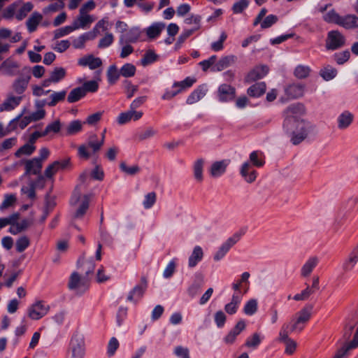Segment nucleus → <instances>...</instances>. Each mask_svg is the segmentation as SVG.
I'll return each mask as SVG.
<instances>
[{
  "instance_id": "obj_1",
  "label": "nucleus",
  "mask_w": 358,
  "mask_h": 358,
  "mask_svg": "<svg viewBox=\"0 0 358 358\" xmlns=\"http://www.w3.org/2000/svg\"><path fill=\"white\" fill-rule=\"evenodd\" d=\"M304 111V106L301 103L292 104L285 110L283 129L291 136L290 141L294 145L302 142L312 127L309 122L298 117V115L303 114Z\"/></svg>"
},
{
  "instance_id": "obj_2",
  "label": "nucleus",
  "mask_w": 358,
  "mask_h": 358,
  "mask_svg": "<svg viewBox=\"0 0 358 358\" xmlns=\"http://www.w3.org/2000/svg\"><path fill=\"white\" fill-rule=\"evenodd\" d=\"M313 310V306L307 304L295 314L289 322L286 323L290 324L289 329L291 333H300L303 330L311 318Z\"/></svg>"
},
{
  "instance_id": "obj_3",
  "label": "nucleus",
  "mask_w": 358,
  "mask_h": 358,
  "mask_svg": "<svg viewBox=\"0 0 358 358\" xmlns=\"http://www.w3.org/2000/svg\"><path fill=\"white\" fill-rule=\"evenodd\" d=\"M85 355V340L83 335L74 334L69 342L66 358H84Z\"/></svg>"
},
{
  "instance_id": "obj_4",
  "label": "nucleus",
  "mask_w": 358,
  "mask_h": 358,
  "mask_svg": "<svg viewBox=\"0 0 358 358\" xmlns=\"http://www.w3.org/2000/svg\"><path fill=\"white\" fill-rule=\"evenodd\" d=\"M103 145V139L98 140L96 135H92L86 144L81 145L78 148V155L85 159H88L91 155L88 149L92 148L94 153L98 152Z\"/></svg>"
},
{
  "instance_id": "obj_5",
  "label": "nucleus",
  "mask_w": 358,
  "mask_h": 358,
  "mask_svg": "<svg viewBox=\"0 0 358 358\" xmlns=\"http://www.w3.org/2000/svg\"><path fill=\"white\" fill-rule=\"evenodd\" d=\"M31 69L29 67H24L22 76L16 78L12 83L13 91L18 96H22L26 91L31 79Z\"/></svg>"
},
{
  "instance_id": "obj_6",
  "label": "nucleus",
  "mask_w": 358,
  "mask_h": 358,
  "mask_svg": "<svg viewBox=\"0 0 358 358\" xmlns=\"http://www.w3.org/2000/svg\"><path fill=\"white\" fill-rule=\"evenodd\" d=\"M88 286L87 280L85 278H81L77 272L71 273L68 283V287L70 290L81 294L88 289Z\"/></svg>"
},
{
  "instance_id": "obj_7",
  "label": "nucleus",
  "mask_w": 358,
  "mask_h": 358,
  "mask_svg": "<svg viewBox=\"0 0 358 358\" xmlns=\"http://www.w3.org/2000/svg\"><path fill=\"white\" fill-rule=\"evenodd\" d=\"M345 43V36L337 30H332L328 32L326 40V48L334 50L343 47Z\"/></svg>"
},
{
  "instance_id": "obj_8",
  "label": "nucleus",
  "mask_w": 358,
  "mask_h": 358,
  "mask_svg": "<svg viewBox=\"0 0 358 358\" xmlns=\"http://www.w3.org/2000/svg\"><path fill=\"white\" fill-rule=\"evenodd\" d=\"M50 310V306L45 305L41 300L36 301L28 308V316L34 320H38L44 317Z\"/></svg>"
},
{
  "instance_id": "obj_9",
  "label": "nucleus",
  "mask_w": 358,
  "mask_h": 358,
  "mask_svg": "<svg viewBox=\"0 0 358 358\" xmlns=\"http://www.w3.org/2000/svg\"><path fill=\"white\" fill-rule=\"evenodd\" d=\"M241 236V233H236L232 236L229 237L225 242H224L215 254L213 257L214 260L215 262L221 260L229 251L231 248L233 247L240 240Z\"/></svg>"
},
{
  "instance_id": "obj_10",
  "label": "nucleus",
  "mask_w": 358,
  "mask_h": 358,
  "mask_svg": "<svg viewBox=\"0 0 358 358\" xmlns=\"http://www.w3.org/2000/svg\"><path fill=\"white\" fill-rule=\"evenodd\" d=\"M289 324H284L282 326L279 332V340L285 343L286 345L285 352L292 355L296 350V343L289 337V334L291 333L289 329Z\"/></svg>"
},
{
  "instance_id": "obj_11",
  "label": "nucleus",
  "mask_w": 358,
  "mask_h": 358,
  "mask_svg": "<svg viewBox=\"0 0 358 358\" xmlns=\"http://www.w3.org/2000/svg\"><path fill=\"white\" fill-rule=\"evenodd\" d=\"M20 67V65L17 61L10 57L7 58L0 64V74L4 76H15L19 74Z\"/></svg>"
},
{
  "instance_id": "obj_12",
  "label": "nucleus",
  "mask_w": 358,
  "mask_h": 358,
  "mask_svg": "<svg viewBox=\"0 0 358 358\" xmlns=\"http://www.w3.org/2000/svg\"><path fill=\"white\" fill-rule=\"evenodd\" d=\"M22 163L24 166V176L39 175L41 173L43 164L38 159L34 157L30 159H24L22 161Z\"/></svg>"
},
{
  "instance_id": "obj_13",
  "label": "nucleus",
  "mask_w": 358,
  "mask_h": 358,
  "mask_svg": "<svg viewBox=\"0 0 358 358\" xmlns=\"http://www.w3.org/2000/svg\"><path fill=\"white\" fill-rule=\"evenodd\" d=\"M148 287V281L145 276L141 277V284L136 285L129 293L127 300L136 302L143 296Z\"/></svg>"
},
{
  "instance_id": "obj_14",
  "label": "nucleus",
  "mask_w": 358,
  "mask_h": 358,
  "mask_svg": "<svg viewBox=\"0 0 358 358\" xmlns=\"http://www.w3.org/2000/svg\"><path fill=\"white\" fill-rule=\"evenodd\" d=\"M141 36V31L138 27H132L125 34H121L119 38V44L134 43Z\"/></svg>"
},
{
  "instance_id": "obj_15",
  "label": "nucleus",
  "mask_w": 358,
  "mask_h": 358,
  "mask_svg": "<svg viewBox=\"0 0 358 358\" xmlns=\"http://www.w3.org/2000/svg\"><path fill=\"white\" fill-rule=\"evenodd\" d=\"M240 174L245 182L252 183L256 180L257 173L250 162H244L240 169Z\"/></svg>"
},
{
  "instance_id": "obj_16",
  "label": "nucleus",
  "mask_w": 358,
  "mask_h": 358,
  "mask_svg": "<svg viewBox=\"0 0 358 358\" xmlns=\"http://www.w3.org/2000/svg\"><path fill=\"white\" fill-rule=\"evenodd\" d=\"M268 72V68L266 65L257 66L248 73L245 82L251 83L259 80L264 77Z\"/></svg>"
},
{
  "instance_id": "obj_17",
  "label": "nucleus",
  "mask_w": 358,
  "mask_h": 358,
  "mask_svg": "<svg viewBox=\"0 0 358 358\" xmlns=\"http://www.w3.org/2000/svg\"><path fill=\"white\" fill-rule=\"evenodd\" d=\"M229 159H223L213 162L210 168L209 172L213 178H219L222 176L229 164Z\"/></svg>"
},
{
  "instance_id": "obj_18",
  "label": "nucleus",
  "mask_w": 358,
  "mask_h": 358,
  "mask_svg": "<svg viewBox=\"0 0 358 358\" xmlns=\"http://www.w3.org/2000/svg\"><path fill=\"white\" fill-rule=\"evenodd\" d=\"M235 88L227 84H222L218 88V96L221 101H228L234 99Z\"/></svg>"
},
{
  "instance_id": "obj_19",
  "label": "nucleus",
  "mask_w": 358,
  "mask_h": 358,
  "mask_svg": "<svg viewBox=\"0 0 358 358\" xmlns=\"http://www.w3.org/2000/svg\"><path fill=\"white\" fill-rule=\"evenodd\" d=\"M354 120V115L349 110H344L337 117V127L340 130L348 128Z\"/></svg>"
},
{
  "instance_id": "obj_20",
  "label": "nucleus",
  "mask_w": 358,
  "mask_h": 358,
  "mask_svg": "<svg viewBox=\"0 0 358 358\" xmlns=\"http://www.w3.org/2000/svg\"><path fill=\"white\" fill-rule=\"evenodd\" d=\"M243 295V294H241L240 292L233 294L231 301L224 306V310L228 314L234 315L237 312L239 305L241 303Z\"/></svg>"
},
{
  "instance_id": "obj_21",
  "label": "nucleus",
  "mask_w": 358,
  "mask_h": 358,
  "mask_svg": "<svg viewBox=\"0 0 358 358\" xmlns=\"http://www.w3.org/2000/svg\"><path fill=\"white\" fill-rule=\"evenodd\" d=\"M143 112L136 111L130 109L129 110L122 113L117 117V122L120 124H124L131 120H138L143 116Z\"/></svg>"
},
{
  "instance_id": "obj_22",
  "label": "nucleus",
  "mask_w": 358,
  "mask_h": 358,
  "mask_svg": "<svg viewBox=\"0 0 358 358\" xmlns=\"http://www.w3.org/2000/svg\"><path fill=\"white\" fill-rule=\"evenodd\" d=\"M236 60V57L234 55H227L222 57L220 59L212 66V71H221L234 63Z\"/></svg>"
},
{
  "instance_id": "obj_23",
  "label": "nucleus",
  "mask_w": 358,
  "mask_h": 358,
  "mask_svg": "<svg viewBox=\"0 0 358 358\" xmlns=\"http://www.w3.org/2000/svg\"><path fill=\"white\" fill-rule=\"evenodd\" d=\"M78 64L81 66H89L90 69L94 70L101 66L102 62L99 57L88 55L79 59Z\"/></svg>"
},
{
  "instance_id": "obj_24",
  "label": "nucleus",
  "mask_w": 358,
  "mask_h": 358,
  "mask_svg": "<svg viewBox=\"0 0 358 358\" xmlns=\"http://www.w3.org/2000/svg\"><path fill=\"white\" fill-rule=\"evenodd\" d=\"M305 86L302 84L293 83L285 89L286 94L291 99L301 97L304 94Z\"/></svg>"
},
{
  "instance_id": "obj_25",
  "label": "nucleus",
  "mask_w": 358,
  "mask_h": 358,
  "mask_svg": "<svg viewBox=\"0 0 358 358\" xmlns=\"http://www.w3.org/2000/svg\"><path fill=\"white\" fill-rule=\"evenodd\" d=\"M22 98V96H9L3 103L0 104V112L13 110L20 103Z\"/></svg>"
},
{
  "instance_id": "obj_26",
  "label": "nucleus",
  "mask_w": 358,
  "mask_h": 358,
  "mask_svg": "<svg viewBox=\"0 0 358 358\" xmlns=\"http://www.w3.org/2000/svg\"><path fill=\"white\" fill-rule=\"evenodd\" d=\"M205 164V159L199 158L193 164V176L194 179L198 182H201L203 180V167Z\"/></svg>"
},
{
  "instance_id": "obj_27",
  "label": "nucleus",
  "mask_w": 358,
  "mask_h": 358,
  "mask_svg": "<svg viewBox=\"0 0 358 358\" xmlns=\"http://www.w3.org/2000/svg\"><path fill=\"white\" fill-rule=\"evenodd\" d=\"M358 262V248L356 246L349 254L348 257L344 262L343 268L345 271H352Z\"/></svg>"
},
{
  "instance_id": "obj_28",
  "label": "nucleus",
  "mask_w": 358,
  "mask_h": 358,
  "mask_svg": "<svg viewBox=\"0 0 358 358\" xmlns=\"http://www.w3.org/2000/svg\"><path fill=\"white\" fill-rule=\"evenodd\" d=\"M319 259L317 257H310L301 268V275L308 277L310 275L313 269L317 266Z\"/></svg>"
},
{
  "instance_id": "obj_29",
  "label": "nucleus",
  "mask_w": 358,
  "mask_h": 358,
  "mask_svg": "<svg viewBox=\"0 0 358 358\" xmlns=\"http://www.w3.org/2000/svg\"><path fill=\"white\" fill-rule=\"evenodd\" d=\"M203 257V252L202 248L196 245L194 248L193 251L188 259V266L189 268L195 267L197 264L201 262Z\"/></svg>"
},
{
  "instance_id": "obj_30",
  "label": "nucleus",
  "mask_w": 358,
  "mask_h": 358,
  "mask_svg": "<svg viewBox=\"0 0 358 358\" xmlns=\"http://www.w3.org/2000/svg\"><path fill=\"white\" fill-rule=\"evenodd\" d=\"M339 26L347 29H355L358 27V17L355 15L341 16Z\"/></svg>"
},
{
  "instance_id": "obj_31",
  "label": "nucleus",
  "mask_w": 358,
  "mask_h": 358,
  "mask_svg": "<svg viewBox=\"0 0 358 358\" xmlns=\"http://www.w3.org/2000/svg\"><path fill=\"white\" fill-rule=\"evenodd\" d=\"M207 89L204 85L199 86L194 90L187 99V104H193L201 99L206 94Z\"/></svg>"
},
{
  "instance_id": "obj_32",
  "label": "nucleus",
  "mask_w": 358,
  "mask_h": 358,
  "mask_svg": "<svg viewBox=\"0 0 358 358\" xmlns=\"http://www.w3.org/2000/svg\"><path fill=\"white\" fill-rule=\"evenodd\" d=\"M94 21V18L88 14H79V16L73 22V25L78 27V29L80 28L85 29L91 24Z\"/></svg>"
},
{
  "instance_id": "obj_33",
  "label": "nucleus",
  "mask_w": 358,
  "mask_h": 358,
  "mask_svg": "<svg viewBox=\"0 0 358 358\" xmlns=\"http://www.w3.org/2000/svg\"><path fill=\"white\" fill-rule=\"evenodd\" d=\"M266 91V84L264 82L257 83L248 89V94L250 96L259 97L264 94Z\"/></svg>"
},
{
  "instance_id": "obj_34",
  "label": "nucleus",
  "mask_w": 358,
  "mask_h": 358,
  "mask_svg": "<svg viewBox=\"0 0 358 358\" xmlns=\"http://www.w3.org/2000/svg\"><path fill=\"white\" fill-rule=\"evenodd\" d=\"M43 18V16L39 13H33L29 17V19L27 21V27L28 29V31L30 33L34 32L36 31L38 24L41 21Z\"/></svg>"
},
{
  "instance_id": "obj_35",
  "label": "nucleus",
  "mask_w": 358,
  "mask_h": 358,
  "mask_svg": "<svg viewBox=\"0 0 358 358\" xmlns=\"http://www.w3.org/2000/svg\"><path fill=\"white\" fill-rule=\"evenodd\" d=\"M165 28V24L163 22H155L150 26L146 31L148 36L150 38H155L158 36L162 30Z\"/></svg>"
},
{
  "instance_id": "obj_36",
  "label": "nucleus",
  "mask_w": 358,
  "mask_h": 358,
  "mask_svg": "<svg viewBox=\"0 0 358 358\" xmlns=\"http://www.w3.org/2000/svg\"><path fill=\"white\" fill-rule=\"evenodd\" d=\"M92 196V194H85L83 197V201L77 209L74 217L76 218H81L85 214L87 210L89 208L90 200Z\"/></svg>"
},
{
  "instance_id": "obj_37",
  "label": "nucleus",
  "mask_w": 358,
  "mask_h": 358,
  "mask_svg": "<svg viewBox=\"0 0 358 358\" xmlns=\"http://www.w3.org/2000/svg\"><path fill=\"white\" fill-rule=\"evenodd\" d=\"M66 90H64L59 92H52L49 96L48 106H55L59 102L65 99Z\"/></svg>"
},
{
  "instance_id": "obj_38",
  "label": "nucleus",
  "mask_w": 358,
  "mask_h": 358,
  "mask_svg": "<svg viewBox=\"0 0 358 358\" xmlns=\"http://www.w3.org/2000/svg\"><path fill=\"white\" fill-rule=\"evenodd\" d=\"M85 96V91L81 87L73 89L67 96V101L70 103H75Z\"/></svg>"
},
{
  "instance_id": "obj_39",
  "label": "nucleus",
  "mask_w": 358,
  "mask_h": 358,
  "mask_svg": "<svg viewBox=\"0 0 358 358\" xmlns=\"http://www.w3.org/2000/svg\"><path fill=\"white\" fill-rule=\"evenodd\" d=\"M247 162H250L252 166L256 167H262L265 163L262 154L259 151L252 152L249 157V161Z\"/></svg>"
},
{
  "instance_id": "obj_40",
  "label": "nucleus",
  "mask_w": 358,
  "mask_h": 358,
  "mask_svg": "<svg viewBox=\"0 0 358 358\" xmlns=\"http://www.w3.org/2000/svg\"><path fill=\"white\" fill-rule=\"evenodd\" d=\"M120 70L115 65H110L107 71L108 81L110 85L115 84L120 76Z\"/></svg>"
},
{
  "instance_id": "obj_41",
  "label": "nucleus",
  "mask_w": 358,
  "mask_h": 358,
  "mask_svg": "<svg viewBox=\"0 0 358 358\" xmlns=\"http://www.w3.org/2000/svg\"><path fill=\"white\" fill-rule=\"evenodd\" d=\"M36 150V146L31 144L29 141L20 147L15 152V156L16 157H20L22 155H31Z\"/></svg>"
},
{
  "instance_id": "obj_42",
  "label": "nucleus",
  "mask_w": 358,
  "mask_h": 358,
  "mask_svg": "<svg viewBox=\"0 0 358 358\" xmlns=\"http://www.w3.org/2000/svg\"><path fill=\"white\" fill-rule=\"evenodd\" d=\"M320 75L327 81L331 80L337 75V71L331 66H324L320 71Z\"/></svg>"
},
{
  "instance_id": "obj_43",
  "label": "nucleus",
  "mask_w": 358,
  "mask_h": 358,
  "mask_svg": "<svg viewBox=\"0 0 358 358\" xmlns=\"http://www.w3.org/2000/svg\"><path fill=\"white\" fill-rule=\"evenodd\" d=\"M136 72V66L131 63L124 64L120 69V73L124 78H131L134 76Z\"/></svg>"
},
{
  "instance_id": "obj_44",
  "label": "nucleus",
  "mask_w": 358,
  "mask_h": 358,
  "mask_svg": "<svg viewBox=\"0 0 358 358\" xmlns=\"http://www.w3.org/2000/svg\"><path fill=\"white\" fill-rule=\"evenodd\" d=\"M341 16L334 9L323 15V20L328 23H334L339 25Z\"/></svg>"
},
{
  "instance_id": "obj_45",
  "label": "nucleus",
  "mask_w": 358,
  "mask_h": 358,
  "mask_svg": "<svg viewBox=\"0 0 358 358\" xmlns=\"http://www.w3.org/2000/svg\"><path fill=\"white\" fill-rule=\"evenodd\" d=\"M33 9V4L31 2L24 3L15 13V17L18 20H23L27 14Z\"/></svg>"
},
{
  "instance_id": "obj_46",
  "label": "nucleus",
  "mask_w": 358,
  "mask_h": 358,
  "mask_svg": "<svg viewBox=\"0 0 358 358\" xmlns=\"http://www.w3.org/2000/svg\"><path fill=\"white\" fill-rule=\"evenodd\" d=\"M83 124L80 120H73L66 127V134L67 135H73L81 131Z\"/></svg>"
},
{
  "instance_id": "obj_47",
  "label": "nucleus",
  "mask_w": 358,
  "mask_h": 358,
  "mask_svg": "<svg viewBox=\"0 0 358 358\" xmlns=\"http://www.w3.org/2000/svg\"><path fill=\"white\" fill-rule=\"evenodd\" d=\"M76 29H78V27L76 25H73V24L71 25L66 26L56 29L54 32L55 38H59L66 36Z\"/></svg>"
},
{
  "instance_id": "obj_48",
  "label": "nucleus",
  "mask_w": 358,
  "mask_h": 358,
  "mask_svg": "<svg viewBox=\"0 0 358 358\" xmlns=\"http://www.w3.org/2000/svg\"><path fill=\"white\" fill-rule=\"evenodd\" d=\"M20 214L15 213L7 217L0 218V230L7 225H14L18 220Z\"/></svg>"
},
{
  "instance_id": "obj_49",
  "label": "nucleus",
  "mask_w": 358,
  "mask_h": 358,
  "mask_svg": "<svg viewBox=\"0 0 358 358\" xmlns=\"http://www.w3.org/2000/svg\"><path fill=\"white\" fill-rule=\"evenodd\" d=\"M51 80L57 83L66 76V70L62 67H56L50 73Z\"/></svg>"
},
{
  "instance_id": "obj_50",
  "label": "nucleus",
  "mask_w": 358,
  "mask_h": 358,
  "mask_svg": "<svg viewBox=\"0 0 358 358\" xmlns=\"http://www.w3.org/2000/svg\"><path fill=\"white\" fill-rule=\"evenodd\" d=\"M199 29V26L194 27L191 29H185L184 30L181 34L178 36L177 42L176 43V48H180L181 45L185 42V41L195 31Z\"/></svg>"
},
{
  "instance_id": "obj_51",
  "label": "nucleus",
  "mask_w": 358,
  "mask_h": 358,
  "mask_svg": "<svg viewBox=\"0 0 358 358\" xmlns=\"http://www.w3.org/2000/svg\"><path fill=\"white\" fill-rule=\"evenodd\" d=\"M17 198L15 194H6L4 199L0 205V210L3 211L4 210L13 206L16 203Z\"/></svg>"
},
{
  "instance_id": "obj_52",
  "label": "nucleus",
  "mask_w": 358,
  "mask_h": 358,
  "mask_svg": "<svg viewBox=\"0 0 358 358\" xmlns=\"http://www.w3.org/2000/svg\"><path fill=\"white\" fill-rule=\"evenodd\" d=\"M257 301L255 299H250L243 308V312L247 315H252L257 310Z\"/></svg>"
},
{
  "instance_id": "obj_53",
  "label": "nucleus",
  "mask_w": 358,
  "mask_h": 358,
  "mask_svg": "<svg viewBox=\"0 0 358 358\" xmlns=\"http://www.w3.org/2000/svg\"><path fill=\"white\" fill-rule=\"evenodd\" d=\"M157 201V194L155 192L148 193L144 196L143 206L145 209L151 208Z\"/></svg>"
},
{
  "instance_id": "obj_54",
  "label": "nucleus",
  "mask_w": 358,
  "mask_h": 358,
  "mask_svg": "<svg viewBox=\"0 0 358 358\" xmlns=\"http://www.w3.org/2000/svg\"><path fill=\"white\" fill-rule=\"evenodd\" d=\"M195 82L196 79L194 78L187 77L182 81L175 82L173 85V87H179L178 90H180L181 92L182 90L192 87Z\"/></svg>"
},
{
  "instance_id": "obj_55",
  "label": "nucleus",
  "mask_w": 358,
  "mask_h": 358,
  "mask_svg": "<svg viewBox=\"0 0 358 358\" xmlns=\"http://www.w3.org/2000/svg\"><path fill=\"white\" fill-rule=\"evenodd\" d=\"M59 170V164L58 161H55L46 167L44 171V176L46 178L51 179Z\"/></svg>"
},
{
  "instance_id": "obj_56",
  "label": "nucleus",
  "mask_w": 358,
  "mask_h": 358,
  "mask_svg": "<svg viewBox=\"0 0 358 358\" xmlns=\"http://www.w3.org/2000/svg\"><path fill=\"white\" fill-rule=\"evenodd\" d=\"M176 262L177 259L174 258L169 262L163 272V277L164 278L168 279L173 276L176 268Z\"/></svg>"
},
{
  "instance_id": "obj_57",
  "label": "nucleus",
  "mask_w": 358,
  "mask_h": 358,
  "mask_svg": "<svg viewBox=\"0 0 358 358\" xmlns=\"http://www.w3.org/2000/svg\"><path fill=\"white\" fill-rule=\"evenodd\" d=\"M29 239L27 236H21L17 240L15 243L16 250L18 252H22L29 247Z\"/></svg>"
},
{
  "instance_id": "obj_58",
  "label": "nucleus",
  "mask_w": 358,
  "mask_h": 358,
  "mask_svg": "<svg viewBox=\"0 0 358 358\" xmlns=\"http://www.w3.org/2000/svg\"><path fill=\"white\" fill-rule=\"evenodd\" d=\"M310 69L307 66L299 65L294 69V76L299 79H303L308 76Z\"/></svg>"
},
{
  "instance_id": "obj_59",
  "label": "nucleus",
  "mask_w": 358,
  "mask_h": 358,
  "mask_svg": "<svg viewBox=\"0 0 358 358\" xmlns=\"http://www.w3.org/2000/svg\"><path fill=\"white\" fill-rule=\"evenodd\" d=\"M157 59V55L152 50L147 51L141 59V64L146 66L155 62Z\"/></svg>"
},
{
  "instance_id": "obj_60",
  "label": "nucleus",
  "mask_w": 358,
  "mask_h": 358,
  "mask_svg": "<svg viewBox=\"0 0 358 358\" xmlns=\"http://www.w3.org/2000/svg\"><path fill=\"white\" fill-rule=\"evenodd\" d=\"M17 118L12 120L5 129H3L2 124L0 122V137H3L8 135L10 132L17 128Z\"/></svg>"
},
{
  "instance_id": "obj_61",
  "label": "nucleus",
  "mask_w": 358,
  "mask_h": 358,
  "mask_svg": "<svg viewBox=\"0 0 358 358\" xmlns=\"http://www.w3.org/2000/svg\"><path fill=\"white\" fill-rule=\"evenodd\" d=\"M120 168L121 171L124 172L125 173L129 175V176H134L137 174L141 169L138 165H134L131 166H128L126 163L122 162L120 165Z\"/></svg>"
},
{
  "instance_id": "obj_62",
  "label": "nucleus",
  "mask_w": 358,
  "mask_h": 358,
  "mask_svg": "<svg viewBox=\"0 0 358 358\" xmlns=\"http://www.w3.org/2000/svg\"><path fill=\"white\" fill-rule=\"evenodd\" d=\"M227 38V35L224 31H222L220 34V39L217 41L211 43V49L215 52L220 51L223 49V43Z\"/></svg>"
},
{
  "instance_id": "obj_63",
  "label": "nucleus",
  "mask_w": 358,
  "mask_h": 358,
  "mask_svg": "<svg viewBox=\"0 0 358 358\" xmlns=\"http://www.w3.org/2000/svg\"><path fill=\"white\" fill-rule=\"evenodd\" d=\"M343 210L346 213L358 210V199L356 197H352L348 199V201L345 204Z\"/></svg>"
},
{
  "instance_id": "obj_64",
  "label": "nucleus",
  "mask_w": 358,
  "mask_h": 358,
  "mask_svg": "<svg viewBox=\"0 0 358 358\" xmlns=\"http://www.w3.org/2000/svg\"><path fill=\"white\" fill-rule=\"evenodd\" d=\"M249 5L248 0H240L234 3L232 6L234 13H241Z\"/></svg>"
}]
</instances>
